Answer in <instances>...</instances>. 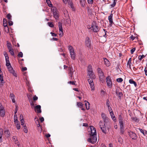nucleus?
Here are the masks:
<instances>
[{
    "mask_svg": "<svg viewBox=\"0 0 147 147\" xmlns=\"http://www.w3.org/2000/svg\"><path fill=\"white\" fill-rule=\"evenodd\" d=\"M70 52L71 57L72 59L73 60H74L75 59L76 55L74 52V49L72 50H70L69 51Z\"/></svg>",
    "mask_w": 147,
    "mask_h": 147,
    "instance_id": "ddd939ff",
    "label": "nucleus"
},
{
    "mask_svg": "<svg viewBox=\"0 0 147 147\" xmlns=\"http://www.w3.org/2000/svg\"><path fill=\"white\" fill-rule=\"evenodd\" d=\"M88 81L90 84L91 91H94L95 88L94 84L92 79H88Z\"/></svg>",
    "mask_w": 147,
    "mask_h": 147,
    "instance_id": "0eeeda50",
    "label": "nucleus"
},
{
    "mask_svg": "<svg viewBox=\"0 0 147 147\" xmlns=\"http://www.w3.org/2000/svg\"><path fill=\"white\" fill-rule=\"evenodd\" d=\"M9 52L10 53L11 55L12 56H13L14 55L13 50V49H9Z\"/></svg>",
    "mask_w": 147,
    "mask_h": 147,
    "instance_id": "e433bc0d",
    "label": "nucleus"
},
{
    "mask_svg": "<svg viewBox=\"0 0 147 147\" xmlns=\"http://www.w3.org/2000/svg\"><path fill=\"white\" fill-rule=\"evenodd\" d=\"M105 64L107 66H109L110 65V63L109 61L106 58L104 59Z\"/></svg>",
    "mask_w": 147,
    "mask_h": 147,
    "instance_id": "6ab92c4d",
    "label": "nucleus"
},
{
    "mask_svg": "<svg viewBox=\"0 0 147 147\" xmlns=\"http://www.w3.org/2000/svg\"><path fill=\"white\" fill-rule=\"evenodd\" d=\"M4 31L6 33H8L9 32V28L7 26H4Z\"/></svg>",
    "mask_w": 147,
    "mask_h": 147,
    "instance_id": "473e14b6",
    "label": "nucleus"
},
{
    "mask_svg": "<svg viewBox=\"0 0 147 147\" xmlns=\"http://www.w3.org/2000/svg\"><path fill=\"white\" fill-rule=\"evenodd\" d=\"M93 0H88V2L89 4H92L93 3Z\"/></svg>",
    "mask_w": 147,
    "mask_h": 147,
    "instance_id": "13d9d810",
    "label": "nucleus"
},
{
    "mask_svg": "<svg viewBox=\"0 0 147 147\" xmlns=\"http://www.w3.org/2000/svg\"><path fill=\"white\" fill-rule=\"evenodd\" d=\"M68 83L72 85H75V83L74 82L70 81L68 82Z\"/></svg>",
    "mask_w": 147,
    "mask_h": 147,
    "instance_id": "338daca9",
    "label": "nucleus"
},
{
    "mask_svg": "<svg viewBox=\"0 0 147 147\" xmlns=\"http://www.w3.org/2000/svg\"><path fill=\"white\" fill-rule=\"evenodd\" d=\"M7 17L9 20L11 19V16L10 13H9L7 15Z\"/></svg>",
    "mask_w": 147,
    "mask_h": 147,
    "instance_id": "3c124183",
    "label": "nucleus"
},
{
    "mask_svg": "<svg viewBox=\"0 0 147 147\" xmlns=\"http://www.w3.org/2000/svg\"><path fill=\"white\" fill-rule=\"evenodd\" d=\"M3 133V130L2 128H0V142L2 141V137Z\"/></svg>",
    "mask_w": 147,
    "mask_h": 147,
    "instance_id": "b1692460",
    "label": "nucleus"
},
{
    "mask_svg": "<svg viewBox=\"0 0 147 147\" xmlns=\"http://www.w3.org/2000/svg\"><path fill=\"white\" fill-rule=\"evenodd\" d=\"M73 69L72 67H70L69 69L70 71L69 73V76H71V77H72V75H73V71H72Z\"/></svg>",
    "mask_w": 147,
    "mask_h": 147,
    "instance_id": "cd10ccee",
    "label": "nucleus"
},
{
    "mask_svg": "<svg viewBox=\"0 0 147 147\" xmlns=\"http://www.w3.org/2000/svg\"><path fill=\"white\" fill-rule=\"evenodd\" d=\"M106 82L107 86L109 88H111L112 87L113 83L110 76H108L106 78Z\"/></svg>",
    "mask_w": 147,
    "mask_h": 147,
    "instance_id": "20e7f679",
    "label": "nucleus"
},
{
    "mask_svg": "<svg viewBox=\"0 0 147 147\" xmlns=\"http://www.w3.org/2000/svg\"><path fill=\"white\" fill-rule=\"evenodd\" d=\"M3 54L4 56H5V60H8V59H9L8 54L5 51L4 52Z\"/></svg>",
    "mask_w": 147,
    "mask_h": 147,
    "instance_id": "f704fd0d",
    "label": "nucleus"
},
{
    "mask_svg": "<svg viewBox=\"0 0 147 147\" xmlns=\"http://www.w3.org/2000/svg\"><path fill=\"white\" fill-rule=\"evenodd\" d=\"M136 50V48H133L131 50V54H133L134 52Z\"/></svg>",
    "mask_w": 147,
    "mask_h": 147,
    "instance_id": "5fc2aeb1",
    "label": "nucleus"
},
{
    "mask_svg": "<svg viewBox=\"0 0 147 147\" xmlns=\"http://www.w3.org/2000/svg\"><path fill=\"white\" fill-rule=\"evenodd\" d=\"M91 30L94 32H97L99 31V27L97 26L96 22H93L91 25Z\"/></svg>",
    "mask_w": 147,
    "mask_h": 147,
    "instance_id": "f257e3e1",
    "label": "nucleus"
},
{
    "mask_svg": "<svg viewBox=\"0 0 147 147\" xmlns=\"http://www.w3.org/2000/svg\"><path fill=\"white\" fill-rule=\"evenodd\" d=\"M145 56L143 55H140L138 57V59L139 60H140V61H141L143 58H144L145 57Z\"/></svg>",
    "mask_w": 147,
    "mask_h": 147,
    "instance_id": "a18cd8bd",
    "label": "nucleus"
},
{
    "mask_svg": "<svg viewBox=\"0 0 147 147\" xmlns=\"http://www.w3.org/2000/svg\"><path fill=\"white\" fill-rule=\"evenodd\" d=\"M5 115V111L3 109L0 110V115L3 117Z\"/></svg>",
    "mask_w": 147,
    "mask_h": 147,
    "instance_id": "393cba45",
    "label": "nucleus"
},
{
    "mask_svg": "<svg viewBox=\"0 0 147 147\" xmlns=\"http://www.w3.org/2000/svg\"><path fill=\"white\" fill-rule=\"evenodd\" d=\"M113 15L111 13L108 17V20L109 21L110 23V25L111 26L113 23Z\"/></svg>",
    "mask_w": 147,
    "mask_h": 147,
    "instance_id": "dca6fc26",
    "label": "nucleus"
},
{
    "mask_svg": "<svg viewBox=\"0 0 147 147\" xmlns=\"http://www.w3.org/2000/svg\"><path fill=\"white\" fill-rule=\"evenodd\" d=\"M23 126V130L24 132L26 133H27L28 131L26 125H24Z\"/></svg>",
    "mask_w": 147,
    "mask_h": 147,
    "instance_id": "7c9ffc66",
    "label": "nucleus"
},
{
    "mask_svg": "<svg viewBox=\"0 0 147 147\" xmlns=\"http://www.w3.org/2000/svg\"><path fill=\"white\" fill-rule=\"evenodd\" d=\"M128 134L132 139L136 140L137 138L136 134L135 133L131 131H128Z\"/></svg>",
    "mask_w": 147,
    "mask_h": 147,
    "instance_id": "423d86ee",
    "label": "nucleus"
},
{
    "mask_svg": "<svg viewBox=\"0 0 147 147\" xmlns=\"http://www.w3.org/2000/svg\"><path fill=\"white\" fill-rule=\"evenodd\" d=\"M8 23L10 26H11L13 24V22L11 20H9Z\"/></svg>",
    "mask_w": 147,
    "mask_h": 147,
    "instance_id": "e2e57ef3",
    "label": "nucleus"
},
{
    "mask_svg": "<svg viewBox=\"0 0 147 147\" xmlns=\"http://www.w3.org/2000/svg\"><path fill=\"white\" fill-rule=\"evenodd\" d=\"M120 126V131L123 134L124 132V129L123 128V127H122L121 126Z\"/></svg>",
    "mask_w": 147,
    "mask_h": 147,
    "instance_id": "37998d69",
    "label": "nucleus"
},
{
    "mask_svg": "<svg viewBox=\"0 0 147 147\" xmlns=\"http://www.w3.org/2000/svg\"><path fill=\"white\" fill-rule=\"evenodd\" d=\"M17 138L16 136H13V139L14 141L15 142H16V141H17Z\"/></svg>",
    "mask_w": 147,
    "mask_h": 147,
    "instance_id": "4d7b16f0",
    "label": "nucleus"
},
{
    "mask_svg": "<svg viewBox=\"0 0 147 147\" xmlns=\"http://www.w3.org/2000/svg\"><path fill=\"white\" fill-rule=\"evenodd\" d=\"M131 58H130L128 61L127 65H129V68L130 69H131Z\"/></svg>",
    "mask_w": 147,
    "mask_h": 147,
    "instance_id": "c85d7f7f",
    "label": "nucleus"
},
{
    "mask_svg": "<svg viewBox=\"0 0 147 147\" xmlns=\"http://www.w3.org/2000/svg\"><path fill=\"white\" fill-rule=\"evenodd\" d=\"M0 80L2 83H4L3 82V76L2 74H0Z\"/></svg>",
    "mask_w": 147,
    "mask_h": 147,
    "instance_id": "4c0bfd02",
    "label": "nucleus"
},
{
    "mask_svg": "<svg viewBox=\"0 0 147 147\" xmlns=\"http://www.w3.org/2000/svg\"><path fill=\"white\" fill-rule=\"evenodd\" d=\"M130 38L132 40H133L136 38V37L133 36V35H131L130 37Z\"/></svg>",
    "mask_w": 147,
    "mask_h": 147,
    "instance_id": "69168bd1",
    "label": "nucleus"
},
{
    "mask_svg": "<svg viewBox=\"0 0 147 147\" xmlns=\"http://www.w3.org/2000/svg\"><path fill=\"white\" fill-rule=\"evenodd\" d=\"M105 123V122H103L102 121H100L99 124L102 131L105 134H106L107 131Z\"/></svg>",
    "mask_w": 147,
    "mask_h": 147,
    "instance_id": "7ed1b4c3",
    "label": "nucleus"
},
{
    "mask_svg": "<svg viewBox=\"0 0 147 147\" xmlns=\"http://www.w3.org/2000/svg\"><path fill=\"white\" fill-rule=\"evenodd\" d=\"M16 126L17 127V129H20V124H17V125H16Z\"/></svg>",
    "mask_w": 147,
    "mask_h": 147,
    "instance_id": "052dcab7",
    "label": "nucleus"
},
{
    "mask_svg": "<svg viewBox=\"0 0 147 147\" xmlns=\"http://www.w3.org/2000/svg\"><path fill=\"white\" fill-rule=\"evenodd\" d=\"M88 71H92V66L91 65H89L87 69Z\"/></svg>",
    "mask_w": 147,
    "mask_h": 147,
    "instance_id": "ea45409f",
    "label": "nucleus"
},
{
    "mask_svg": "<svg viewBox=\"0 0 147 147\" xmlns=\"http://www.w3.org/2000/svg\"><path fill=\"white\" fill-rule=\"evenodd\" d=\"M99 78L100 79H103L104 77L103 73L100 68H98L97 69Z\"/></svg>",
    "mask_w": 147,
    "mask_h": 147,
    "instance_id": "1a4fd4ad",
    "label": "nucleus"
},
{
    "mask_svg": "<svg viewBox=\"0 0 147 147\" xmlns=\"http://www.w3.org/2000/svg\"><path fill=\"white\" fill-rule=\"evenodd\" d=\"M108 107L109 111L110 112V113L112 112H113V111L111 109V108L110 106H109V107Z\"/></svg>",
    "mask_w": 147,
    "mask_h": 147,
    "instance_id": "680f3d73",
    "label": "nucleus"
},
{
    "mask_svg": "<svg viewBox=\"0 0 147 147\" xmlns=\"http://www.w3.org/2000/svg\"><path fill=\"white\" fill-rule=\"evenodd\" d=\"M14 121H16L18 120L17 116L16 114H15L14 117Z\"/></svg>",
    "mask_w": 147,
    "mask_h": 147,
    "instance_id": "6e6d98bb",
    "label": "nucleus"
},
{
    "mask_svg": "<svg viewBox=\"0 0 147 147\" xmlns=\"http://www.w3.org/2000/svg\"><path fill=\"white\" fill-rule=\"evenodd\" d=\"M116 2V0H114V2H113V4L111 5V7H114L115 6V5Z\"/></svg>",
    "mask_w": 147,
    "mask_h": 147,
    "instance_id": "49530a36",
    "label": "nucleus"
},
{
    "mask_svg": "<svg viewBox=\"0 0 147 147\" xmlns=\"http://www.w3.org/2000/svg\"><path fill=\"white\" fill-rule=\"evenodd\" d=\"M88 76H89L88 78L90 79H94L95 78V76L94 74L93 71H88Z\"/></svg>",
    "mask_w": 147,
    "mask_h": 147,
    "instance_id": "6e6552de",
    "label": "nucleus"
},
{
    "mask_svg": "<svg viewBox=\"0 0 147 147\" xmlns=\"http://www.w3.org/2000/svg\"><path fill=\"white\" fill-rule=\"evenodd\" d=\"M97 138L96 136L90 135L89 138L87 140L88 142L92 144L96 143L97 141Z\"/></svg>",
    "mask_w": 147,
    "mask_h": 147,
    "instance_id": "f03ea898",
    "label": "nucleus"
},
{
    "mask_svg": "<svg viewBox=\"0 0 147 147\" xmlns=\"http://www.w3.org/2000/svg\"><path fill=\"white\" fill-rule=\"evenodd\" d=\"M20 121L21 122V125H22V126H23L25 125L24 124V121L23 118H22V119H21L20 120Z\"/></svg>",
    "mask_w": 147,
    "mask_h": 147,
    "instance_id": "09e8293b",
    "label": "nucleus"
},
{
    "mask_svg": "<svg viewBox=\"0 0 147 147\" xmlns=\"http://www.w3.org/2000/svg\"><path fill=\"white\" fill-rule=\"evenodd\" d=\"M4 133L5 136L7 138L10 135V133L9 131L8 130H5L4 131Z\"/></svg>",
    "mask_w": 147,
    "mask_h": 147,
    "instance_id": "a211bd4d",
    "label": "nucleus"
},
{
    "mask_svg": "<svg viewBox=\"0 0 147 147\" xmlns=\"http://www.w3.org/2000/svg\"><path fill=\"white\" fill-rule=\"evenodd\" d=\"M51 11L53 13L54 12H56L57 11L56 8L55 7H52L51 9Z\"/></svg>",
    "mask_w": 147,
    "mask_h": 147,
    "instance_id": "2f4dec72",
    "label": "nucleus"
},
{
    "mask_svg": "<svg viewBox=\"0 0 147 147\" xmlns=\"http://www.w3.org/2000/svg\"><path fill=\"white\" fill-rule=\"evenodd\" d=\"M18 56L19 57H22L23 56V54L22 52H20L18 54Z\"/></svg>",
    "mask_w": 147,
    "mask_h": 147,
    "instance_id": "8fccbe9b",
    "label": "nucleus"
},
{
    "mask_svg": "<svg viewBox=\"0 0 147 147\" xmlns=\"http://www.w3.org/2000/svg\"><path fill=\"white\" fill-rule=\"evenodd\" d=\"M110 114H111V118H112V119L113 121H115V120L116 119L115 118V116L114 115L113 113V112H112L110 113Z\"/></svg>",
    "mask_w": 147,
    "mask_h": 147,
    "instance_id": "c756f323",
    "label": "nucleus"
},
{
    "mask_svg": "<svg viewBox=\"0 0 147 147\" xmlns=\"http://www.w3.org/2000/svg\"><path fill=\"white\" fill-rule=\"evenodd\" d=\"M116 80L117 82L119 83L123 81V79L121 78H117Z\"/></svg>",
    "mask_w": 147,
    "mask_h": 147,
    "instance_id": "de8ad7c7",
    "label": "nucleus"
},
{
    "mask_svg": "<svg viewBox=\"0 0 147 147\" xmlns=\"http://www.w3.org/2000/svg\"><path fill=\"white\" fill-rule=\"evenodd\" d=\"M119 124L120 126H121L122 127H123V125L124 124V123L123 121V119L122 118L121 115H120L119 116L118 118Z\"/></svg>",
    "mask_w": 147,
    "mask_h": 147,
    "instance_id": "4468645a",
    "label": "nucleus"
},
{
    "mask_svg": "<svg viewBox=\"0 0 147 147\" xmlns=\"http://www.w3.org/2000/svg\"><path fill=\"white\" fill-rule=\"evenodd\" d=\"M107 31L105 29H103L102 31V33L103 34V36L105 38V40H106V37H107L106 32Z\"/></svg>",
    "mask_w": 147,
    "mask_h": 147,
    "instance_id": "bb28decb",
    "label": "nucleus"
},
{
    "mask_svg": "<svg viewBox=\"0 0 147 147\" xmlns=\"http://www.w3.org/2000/svg\"><path fill=\"white\" fill-rule=\"evenodd\" d=\"M68 50H69V51L70 50H72L74 49H73V47L72 46H69L68 47Z\"/></svg>",
    "mask_w": 147,
    "mask_h": 147,
    "instance_id": "774afa93",
    "label": "nucleus"
},
{
    "mask_svg": "<svg viewBox=\"0 0 147 147\" xmlns=\"http://www.w3.org/2000/svg\"><path fill=\"white\" fill-rule=\"evenodd\" d=\"M7 21L5 19H4L3 21V25L4 26H7Z\"/></svg>",
    "mask_w": 147,
    "mask_h": 147,
    "instance_id": "72a5a7b5",
    "label": "nucleus"
},
{
    "mask_svg": "<svg viewBox=\"0 0 147 147\" xmlns=\"http://www.w3.org/2000/svg\"><path fill=\"white\" fill-rule=\"evenodd\" d=\"M77 106L80 108H82L83 104L81 102H78L77 103Z\"/></svg>",
    "mask_w": 147,
    "mask_h": 147,
    "instance_id": "79ce46f5",
    "label": "nucleus"
},
{
    "mask_svg": "<svg viewBox=\"0 0 147 147\" xmlns=\"http://www.w3.org/2000/svg\"><path fill=\"white\" fill-rule=\"evenodd\" d=\"M50 33L53 36H57V34H56L52 32H51Z\"/></svg>",
    "mask_w": 147,
    "mask_h": 147,
    "instance_id": "0e129e2a",
    "label": "nucleus"
},
{
    "mask_svg": "<svg viewBox=\"0 0 147 147\" xmlns=\"http://www.w3.org/2000/svg\"><path fill=\"white\" fill-rule=\"evenodd\" d=\"M15 95L13 93H10L9 95V97L11 98L12 100V101L13 103H15L16 100L15 99Z\"/></svg>",
    "mask_w": 147,
    "mask_h": 147,
    "instance_id": "f3484780",
    "label": "nucleus"
},
{
    "mask_svg": "<svg viewBox=\"0 0 147 147\" xmlns=\"http://www.w3.org/2000/svg\"><path fill=\"white\" fill-rule=\"evenodd\" d=\"M116 94H117V95L118 96L119 98H121L123 96L122 93L121 92H116Z\"/></svg>",
    "mask_w": 147,
    "mask_h": 147,
    "instance_id": "58836bf2",
    "label": "nucleus"
},
{
    "mask_svg": "<svg viewBox=\"0 0 147 147\" xmlns=\"http://www.w3.org/2000/svg\"><path fill=\"white\" fill-rule=\"evenodd\" d=\"M7 68L8 69V71L10 73H12L15 76H17V74L15 73L14 70H13L12 67L11 66V65H10V66L7 67Z\"/></svg>",
    "mask_w": 147,
    "mask_h": 147,
    "instance_id": "f8f14e48",
    "label": "nucleus"
},
{
    "mask_svg": "<svg viewBox=\"0 0 147 147\" xmlns=\"http://www.w3.org/2000/svg\"><path fill=\"white\" fill-rule=\"evenodd\" d=\"M41 106L40 105H37L34 107V110L36 112L38 113H41Z\"/></svg>",
    "mask_w": 147,
    "mask_h": 147,
    "instance_id": "9b49d317",
    "label": "nucleus"
},
{
    "mask_svg": "<svg viewBox=\"0 0 147 147\" xmlns=\"http://www.w3.org/2000/svg\"><path fill=\"white\" fill-rule=\"evenodd\" d=\"M7 45L8 49H12V46L11 43L7 41Z\"/></svg>",
    "mask_w": 147,
    "mask_h": 147,
    "instance_id": "a878e982",
    "label": "nucleus"
},
{
    "mask_svg": "<svg viewBox=\"0 0 147 147\" xmlns=\"http://www.w3.org/2000/svg\"><path fill=\"white\" fill-rule=\"evenodd\" d=\"M90 127L91 131L89 132V134L90 135L96 136V129L93 126H90Z\"/></svg>",
    "mask_w": 147,
    "mask_h": 147,
    "instance_id": "39448f33",
    "label": "nucleus"
},
{
    "mask_svg": "<svg viewBox=\"0 0 147 147\" xmlns=\"http://www.w3.org/2000/svg\"><path fill=\"white\" fill-rule=\"evenodd\" d=\"M80 2L81 6L84 7L85 4V0H80Z\"/></svg>",
    "mask_w": 147,
    "mask_h": 147,
    "instance_id": "4be33fe9",
    "label": "nucleus"
},
{
    "mask_svg": "<svg viewBox=\"0 0 147 147\" xmlns=\"http://www.w3.org/2000/svg\"><path fill=\"white\" fill-rule=\"evenodd\" d=\"M84 101L85 102L86 108L87 110H88L90 109V103L88 102L86 100Z\"/></svg>",
    "mask_w": 147,
    "mask_h": 147,
    "instance_id": "5701e85b",
    "label": "nucleus"
},
{
    "mask_svg": "<svg viewBox=\"0 0 147 147\" xmlns=\"http://www.w3.org/2000/svg\"><path fill=\"white\" fill-rule=\"evenodd\" d=\"M46 1L47 3L48 6L50 7H52L53 5L52 4H51V2L49 0H46Z\"/></svg>",
    "mask_w": 147,
    "mask_h": 147,
    "instance_id": "c9c22d12",
    "label": "nucleus"
},
{
    "mask_svg": "<svg viewBox=\"0 0 147 147\" xmlns=\"http://www.w3.org/2000/svg\"><path fill=\"white\" fill-rule=\"evenodd\" d=\"M101 117L104 120V122L106 124L109 122V118L107 117L104 113L101 114Z\"/></svg>",
    "mask_w": 147,
    "mask_h": 147,
    "instance_id": "9d476101",
    "label": "nucleus"
},
{
    "mask_svg": "<svg viewBox=\"0 0 147 147\" xmlns=\"http://www.w3.org/2000/svg\"><path fill=\"white\" fill-rule=\"evenodd\" d=\"M6 61V66L7 67L9 66H10V64L9 63V59H8V60H5Z\"/></svg>",
    "mask_w": 147,
    "mask_h": 147,
    "instance_id": "a19ab883",
    "label": "nucleus"
},
{
    "mask_svg": "<svg viewBox=\"0 0 147 147\" xmlns=\"http://www.w3.org/2000/svg\"><path fill=\"white\" fill-rule=\"evenodd\" d=\"M30 105H31V107L32 108H33V107L34 108V107H35V106H34V103H33V102L32 101L31 102H30Z\"/></svg>",
    "mask_w": 147,
    "mask_h": 147,
    "instance_id": "bf43d9fd",
    "label": "nucleus"
},
{
    "mask_svg": "<svg viewBox=\"0 0 147 147\" xmlns=\"http://www.w3.org/2000/svg\"><path fill=\"white\" fill-rule=\"evenodd\" d=\"M33 100L34 101H35L37 100H38V98L36 95H35L33 97Z\"/></svg>",
    "mask_w": 147,
    "mask_h": 147,
    "instance_id": "864d4df0",
    "label": "nucleus"
},
{
    "mask_svg": "<svg viewBox=\"0 0 147 147\" xmlns=\"http://www.w3.org/2000/svg\"><path fill=\"white\" fill-rule=\"evenodd\" d=\"M48 24L49 26L51 28H53L54 27V25L52 22H49L48 23Z\"/></svg>",
    "mask_w": 147,
    "mask_h": 147,
    "instance_id": "c03bdc74",
    "label": "nucleus"
},
{
    "mask_svg": "<svg viewBox=\"0 0 147 147\" xmlns=\"http://www.w3.org/2000/svg\"><path fill=\"white\" fill-rule=\"evenodd\" d=\"M86 45L87 47H90V40L88 37H87L85 42Z\"/></svg>",
    "mask_w": 147,
    "mask_h": 147,
    "instance_id": "2eb2a0df",
    "label": "nucleus"
},
{
    "mask_svg": "<svg viewBox=\"0 0 147 147\" xmlns=\"http://www.w3.org/2000/svg\"><path fill=\"white\" fill-rule=\"evenodd\" d=\"M110 102L109 100L108 99L107 100L106 104L107 105V107H109V106H110Z\"/></svg>",
    "mask_w": 147,
    "mask_h": 147,
    "instance_id": "603ef678",
    "label": "nucleus"
},
{
    "mask_svg": "<svg viewBox=\"0 0 147 147\" xmlns=\"http://www.w3.org/2000/svg\"><path fill=\"white\" fill-rule=\"evenodd\" d=\"M129 82L131 84H133L135 87H136L137 84L136 82L134 81L133 79H130L129 80Z\"/></svg>",
    "mask_w": 147,
    "mask_h": 147,
    "instance_id": "aec40b11",
    "label": "nucleus"
},
{
    "mask_svg": "<svg viewBox=\"0 0 147 147\" xmlns=\"http://www.w3.org/2000/svg\"><path fill=\"white\" fill-rule=\"evenodd\" d=\"M53 17L56 20H57L59 18V14L57 12H54L53 13Z\"/></svg>",
    "mask_w": 147,
    "mask_h": 147,
    "instance_id": "412c9836",
    "label": "nucleus"
}]
</instances>
